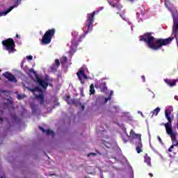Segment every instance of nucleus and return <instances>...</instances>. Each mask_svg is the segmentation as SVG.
Segmentation results:
<instances>
[{
	"label": "nucleus",
	"instance_id": "obj_27",
	"mask_svg": "<svg viewBox=\"0 0 178 178\" xmlns=\"http://www.w3.org/2000/svg\"><path fill=\"white\" fill-rule=\"evenodd\" d=\"M0 92L2 94H9V91L6 90H0Z\"/></svg>",
	"mask_w": 178,
	"mask_h": 178
},
{
	"label": "nucleus",
	"instance_id": "obj_35",
	"mask_svg": "<svg viewBox=\"0 0 178 178\" xmlns=\"http://www.w3.org/2000/svg\"><path fill=\"white\" fill-rule=\"evenodd\" d=\"M111 6L113 8H119V6H118V4H112Z\"/></svg>",
	"mask_w": 178,
	"mask_h": 178
},
{
	"label": "nucleus",
	"instance_id": "obj_11",
	"mask_svg": "<svg viewBox=\"0 0 178 178\" xmlns=\"http://www.w3.org/2000/svg\"><path fill=\"white\" fill-rule=\"evenodd\" d=\"M2 76H3V77L7 79L11 83H17V79H16V77H15L13 74L9 72H6L2 74Z\"/></svg>",
	"mask_w": 178,
	"mask_h": 178
},
{
	"label": "nucleus",
	"instance_id": "obj_44",
	"mask_svg": "<svg viewBox=\"0 0 178 178\" xmlns=\"http://www.w3.org/2000/svg\"><path fill=\"white\" fill-rule=\"evenodd\" d=\"M131 2H133V1H134V0H129Z\"/></svg>",
	"mask_w": 178,
	"mask_h": 178
},
{
	"label": "nucleus",
	"instance_id": "obj_37",
	"mask_svg": "<svg viewBox=\"0 0 178 178\" xmlns=\"http://www.w3.org/2000/svg\"><path fill=\"white\" fill-rule=\"evenodd\" d=\"M149 176H150V177H154V175L152 173H149Z\"/></svg>",
	"mask_w": 178,
	"mask_h": 178
},
{
	"label": "nucleus",
	"instance_id": "obj_39",
	"mask_svg": "<svg viewBox=\"0 0 178 178\" xmlns=\"http://www.w3.org/2000/svg\"><path fill=\"white\" fill-rule=\"evenodd\" d=\"M15 37H16V38H20V37H19V34H16Z\"/></svg>",
	"mask_w": 178,
	"mask_h": 178
},
{
	"label": "nucleus",
	"instance_id": "obj_8",
	"mask_svg": "<svg viewBox=\"0 0 178 178\" xmlns=\"http://www.w3.org/2000/svg\"><path fill=\"white\" fill-rule=\"evenodd\" d=\"M170 114L171 113L169 110H165V118L168 120V122L164 124L166 131H168L169 130H173L172 128V118H170Z\"/></svg>",
	"mask_w": 178,
	"mask_h": 178
},
{
	"label": "nucleus",
	"instance_id": "obj_45",
	"mask_svg": "<svg viewBox=\"0 0 178 178\" xmlns=\"http://www.w3.org/2000/svg\"><path fill=\"white\" fill-rule=\"evenodd\" d=\"M10 104H12V102L10 101Z\"/></svg>",
	"mask_w": 178,
	"mask_h": 178
},
{
	"label": "nucleus",
	"instance_id": "obj_46",
	"mask_svg": "<svg viewBox=\"0 0 178 178\" xmlns=\"http://www.w3.org/2000/svg\"><path fill=\"white\" fill-rule=\"evenodd\" d=\"M1 178H3V177H1Z\"/></svg>",
	"mask_w": 178,
	"mask_h": 178
},
{
	"label": "nucleus",
	"instance_id": "obj_24",
	"mask_svg": "<svg viewBox=\"0 0 178 178\" xmlns=\"http://www.w3.org/2000/svg\"><path fill=\"white\" fill-rule=\"evenodd\" d=\"M103 144L105 145L106 148H111V143L106 141H103Z\"/></svg>",
	"mask_w": 178,
	"mask_h": 178
},
{
	"label": "nucleus",
	"instance_id": "obj_7",
	"mask_svg": "<svg viewBox=\"0 0 178 178\" xmlns=\"http://www.w3.org/2000/svg\"><path fill=\"white\" fill-rule=\"evenodd\" d=\"M172 16L174 22V25L172 27V34L175 35H178V18L177 12H172Z\"/></svg>",
	"mask_w": 178,
	"mask_h": 178
},
{
	"label": "nucleus",
	"instance_id": "obj_34",
	"mask_svg": "<svg viewBox=\"0 0 178 178\" xmlns=\"http://www.w3.org/2000/svg\"><path fill=\"white\" fill-rule=\"evenodd\" d=\"M90 155H93V156H97L96 153H90L89 154H88V156H90Z\"/></svg>",
	"mask_w": 178,
	"mask_h": 178
},
{
	"label": "nucleus",
	"instance_id": "obj_29",
	"mask_svg": "<svg viewBox=\"0 0 178 178\" xmlns=\"http://www.w3.org/2000/svg\"><path fill=\"white\" fill-rule=\"evenodd\" d=\"M3 106H8L7 103H2L0 104V108H3Z\"/></svg>",
	"mask_w": 178,
	"mask_h": 178
},
{
	"label": "nucleus",
	"instance_id": "obj_43",
	"mask_svg": "<svg viewBox=\"0 0 178 178\" xmlns=\"http://www.w3.org/2000/svg\"><path fill=\"white\" fill-rule=\"evenodd\" d=\"M82 111H84V106H81Z\"/></svg>",
	"mask_w": 178,
	"mask_h": 178
},
{
	"label": "nucleus",
	"instance_id": "obj_22",
	"mask_svg": "<svg viewBox=\"0 0 178 178\" xmlns=\"http://www.w3.org/2000/svg\"><path fill=\"white\" fill-rule=\"evenodd\" d=\"M60 62L62 65H65V63H67V57L66 56H63L62 58L60 59Z\"/></svg>",
	"mask_w": 178,
	"mask_h": 178
},
{
	"label": "nucleus",
	"instance_id": "obj_13",
	"mask_svg": "<svg viewBox=\"0 0 178 178\" xmlns=\"http://www.w3.org/2000/svg\"><path fill=\"white\" fill-rule=\"evenodd\" d=\"M36 81L37 83H38L39 86H40V87H42V88H44V90L48 88V82L44 81L43 79H41V78H40L38 75H36Z\"/></svg>",
	"mask_w": 178,
	"mask_h": 178
},
{
	"label": "nucleus",
	"instance_id": "obj_47",
	"mask_svg": "<svg viewBox=\"0 0 178 178\" xmlns=\"http://www.w3.org/2000/svg\"><path fill=\"white\" fill-rule=\"evenodd\" d=\"M23 97H25V95H24Z\"/></svg>",
	"mask_w": 178,
	"mask_h": 178
},
{
	"label": "nucleus",
	"instance_id": "obj_42",
	"mask_svg": "<svg viewBox=\"0 0 178 178\" xmlns=\"http://www.w3.org/2000/svg\"><path fill=\"white\" fill-rule=\"evenodd\" d=\"M13 118H14V119H16V115H14L13 116Z\"/></svg>",
	"mask_w": 178,
	"mask_h": 178
},
{
	"label": "nucleus",
	"instance_id": "obj_26",
	"mask_svg": "<svg viewBox=\"0 0 178 178\" xmlns=\"http://www.w3.org/2000/svg\"><path fill=\"white\" fill-rule=\"evenodd\" d=\"M31 108H32L33 113H35V112H37V106L36 105L31 106Z\"/></svg>",
	"mask_w": 178,
	"mask_h": 178
},
{
	"label": "nucleus",
	"instance_id": "obj_17",
	"mask_svg": "<svg viewBox=\"0 0 178 178\" xmlns=\"http://www.w3.org/2000/svg\"><path fill=\"white\" fill-rule=\"evenodd\" d=\"M66 102L68 104V105H74V104H76V99H70V96L68 95L66 97Z\"/></svg>",
	"mask_w": 178,
	"mask_h": 178
},
{
	"label": "nucleus",
	"instance_id": "obj_18",
	"mask_svg": "<svg viewBox=\"0 0 178 178\" xmlns=\"http://www.w3.org/2000/svg\"><path fill=\"white\" fill-rule=\"evenodd\" d=\"M101 92H106L108 91V87H106V83H103L100 85Z\"/></svg>",
	"mask_w": 178,
	"mask_h": 178
},
{
	"label": "nucleus",
	"instance_id": "obj_10",
	"mask_svg": "<svg viewBox=\"0 0 178 178\" xmlns=\"http://www.w3.org/2000/svg\"><path fill=\"white\" fill-rule=\"evenodd\" d=\"M166 133L168 136H170L172 145H175V147H177L178 140L177 138H176V133L173 132V129H169L168 131H166Z\"/></svg>",
	"mask_w": 178,
	"mask_h": 178
},
{
	"label": "nucleus",
	"instance_id": "obj_30",
	"mask_svg": "<svg viewBox=\"0 0 178 178\" xmlns=\"http://www.w3.org/2000/svg\"><path fill=\"white\" fill-rule=\"evenodd\" d=\"M26 59L27 60H33V56H27Z\"/></svg>",
	"mask_w": 178,
	"mask_h": 178
},
{
	"label": "nucleus",
	"instance_id": "obj_25",
	"mask_svg": "<svg viewBox=\"0 0 178 178\" xmlns=\"http://www.w3.org/2000/svg\"><path fill=\"white\" fill-rule=\"evenodd\" d=\"M54 65H56L57 67H59V66H60V61H59V59L55 60Z\"/></svg>",
	"mask_w": 178,
	"mask_h": 178
},
{
	"label": "nucleus",
	"instance_id": "obj_21",
	"mask_svg": "<svg viewBox=\"0 0 178 178\" xmlns=\"http://www.w3.org/2000/svg\"><path fill=\"white\" fill-rule=\"evenodd\" d=\"M58 67H57L56 65H55V64H53L51 67H50V70L51 72H56L58 70Z\"/></svg>",
	"mask_w": 178,
	"mask_h": 178
},
{
	"label": "nucleus",
	"instance_id": "obj_14",
	"mask_svg": "<svg viewBox=\"0 0 178 178\" xmlns=\"http://www.w3.org/2000/svg\"><path fill=\"white\" fill-rule=\"evenodd\" d=\"M164 81L167 86H169V87H175L176 83H177L178 79H164Z\"/></svg>",
	"mask_w": 178,
	"mask_h": 178
},
{
	"label": "nucleus",
	"instance_id": "obj_20",
	"mask_svg": "<svg viewBox=\"0 0 178 178\" xmlns=\"http://www.w3.org/2000/svg\"><path fill=\"white\" fill-rule=\"evenodd\" d=\"M90 92L91 95L95 94V89L94 88V84L90 86Z\"/></svg>",
	"mask_w": 178,
	"mask_h": 178
},
{
	"label": "nucleus",
	"instance_id": "obj_23",
	"mask_svg": "<svg viewBox=\"0 0 178 178\" xmlns=\"http://www.w3.org/2000/svg\"><path fill=\"white\" fill-rule=\"evenodd\" d=\"M29 73H33V74L35 75V79H37V76H38V74H37V72H35V71H34V69L31 68V69L29 70Z\"/></svg>",
	"mask_w": 178,
	"mask_h": 178
},
{
	"label": "nucleus",
	"instance_id": "obj_48",
	"mask_svg": "<svg viewBox=\"0 0 178 178\" xmlns=\"http://www.w3.org/2000/svg\"><path fill=\"white\" fill-rule=\"evenodd\" d=\"M0 72H1V70H0Z\"/></svg>",
	"mask_w": 178,
	"mask_h": 178
},
{
	"label": "nucleus",
	"instance_id": "obj_5",
	"mask_svg": "<svg viewBox=\"0 0 178 178\" xmlns=\"http://www.w3.org/2000/svg\"><path fill=\"white\" fill-rule=\"evenodd\" d=\"M3 47H4V49L6 51H8V52H13L15 51V47L16 44H15V40L12 38H8L7 40H4L1 42Z\"/></svg>",
	"mask_w": 178,
	"mask_h": 178
},
{
	"label": "nucleus",
	"instance_id": "obj_3",
	"mask_svg": "<svg viewBox=\"0 0 178 178\" xmlns=\"http://www.w3.org/2000/svg\"><path fill=\"white\" fill-rule=\"evenodd\" d=\"M55 33H56V30L55 29L47 30L42 38V45H48V44H51V41H52V38L55 35Z\"/></svg>",
	"mask_w": 178,
	"mask_h": 178
},
{
	"label": "nucleus",
	"instance_id": "obj_32",
	"mask_svg": "<svg viewBox=\"0 0 178 178\" xmlns=\"http://www.w3.org/2000/svg\"><path fill=\"white\" fill-rule=\"evenodd\" d=\"M157 138L161 144H163V143L162 142V139L161 138L160 136H158Z\"/></svg>",
	"mask_w": 178,
	"mask_h": 178
},
{
	"label": "nucleus",
	"instance_id": "obj_4",
	"mask_svg": "<svg viewBox=\"0 0 178 178\" xmlns=\"http://www.w3.org/2000/svg\"><path fill=\"white\" fill-rule=\"evenodd\" d=\"M29 91H31V92H33V95L35 96V98L38 99L40 104V105H44V93L42 92V89L40 87H35L34 88H28Z\"/></svg>",
	"mask_w": 178,
	"mask_h": 178
},
{
	"label": "nucleus",
	"instance_id": "obj_16",
	"mask_svg": "<svg viewBox=\"0 0 178 178\" xmlns=\"http://www.w3.org/2000/svg\"><path fill=\"white\" fill-rule=\"evenodd\" d=\"M145 162L148 166H152L151 165V157L148 156V154H145L144 156Z\"/></svg>",
	"mask_w": 178,
	"mask_h": 178
},
{
	"label": "nucleus",
	"instance_id": "obj_6",
	"mask_svg": "<svg viewBox=\"0 0 178 178\" xmlns=\"http://www.w3.org/2000/svg\"><path fill=\"white\" fill-rule=\"evenodd\" d=\"M131 136L136 137L137 140L136 141V150L137 152V154H141L143 152V142H141V134H137L136 132L134 131V130H131L130 131Z\"/></svg>",
	"mask_w": 178,
	"mask_h": 178
},
{
	"label": "nucleus",
	"instance_id": "obj_15",
	"mask_svg": "<svg viewBox=\"0 0 178 178\" xmlns=\"http://www.w3.org/2000/svg\"><path fill=\"white\" fill-rule=\"evenodd\" d=\"M39 129H40V130H42V131L44 133H46L47 135L51 134L52 138L55 137V133L54 132V131H51L50 129L44 130V128H42L41 127H40Z\"/></svg>",
	"mask_w": 178,
	"mask_h": 178
},
{
	"label": "nucleus",
	"instance_id": "obj_9",
	"mask_svg": "<svg viewBox=\"0 0 178 178\" xmlns=\"http://www.w3.org/2000/svg\"><path fill=\"white\" fill-rule=\"evenodd\" d=\"M76 76L81 81V84H84L85 81L84 80H88V76L86 74V72L83 70H80L76 72Z\"/></svg>",
	"mask_w": 178,
	"mask_h": 178
},
{
	"label": "nucleus",
	"instance_id": "obj_19",
	"mask_svg": "<svg viewBox=\"0 0 178 178\" xmlns=\"http://www.w3.org/2000/svg\"><path fill=\"white\" fill-rule=\"evenodd\" d=\"M159 112H161V108L157 107L156 109H154L153 111H152V117L154 116V115H155V116H158V114L159 113Z\"/></svg>",
	"mask_w": 178,
	"mask_h": 178
},
{
	"label": "nucleus",
	"instance_id": "obj_28",
	"mask_svg": "<svg viewBox=\"0 0 178 178\" xmlns=\"http://www.w3.org/2000/svg\"><path fill=\"white\" fill-rule=\"evenodd\" d=\"M175 148V145H172L170 148L168 149V152H172V149Z\"/></svg>",
	"mask_w": 178,
	"mask_h": 178
},
{
	"label": "nucleus",
	"instance_id": "obj_1",
	"mask_svg": "<svg viewBox=\"0 0 178 178\" xmlns=\"http://www.w3.org/2000/svg\"><path fill=\"white\" fill-rule=\"evenodd\" d=\"M98 13V11H93L91 13L87 14V19L85 22V26L88 28L87 31L83 35H79V32L74 31L72 32V40L69 51L70 55L73 56V54L77 51V46L83 41V38H86V35L88 34L90 31H92V28L94 27V17L95 14Z\"/></svg>",
	"mask_w": 178,
	"mask_h": 178
},
{
	"label": "nucleus",
	"instance_id": "obj_33",
	"mask_svg": "<svg viewBox=\"0 0 178 178\" xmlns=\"http://www.w3.org/2000/svg\"><path fill=\"white\" fill-rule=\"evenodd\" d=\"M141 79H142L143 83H145V76L143 75V76H141Z\"/></svg>",
	"mask_w": 178,
	"mask_h": 178
},
{
	"label": "nucleus",
	"instance_id": "obj_41",
	"mask_svg": "<svg viewBox=\"0 0 178 178\" xmlns=\"http://www.w3.org/2000/svg\"><path fill=\"white\" fill-rule=\"evenodd\" d=\"M0 122H3V118H0Z\"/></svg>",
	"mask_w": 178,
	"mask_h": 178
},
{
	"label": "nucleus",
	"instance_id": "obj_36",
	"mask_svg": "<svg viewBox=\"0 0 178 178\" xmlns=\"http://www.w3.org/2000/svg\"><path fill=\"white\" fill-rule=\"evenodd\" d=\"M111 99V96H109L107 99H105L106 102H108Z\"/></svg>",
	"mask_w": 178,
	"mask_h": 178
},
{
	"label": "nucleus",
	"instance_id": "obj_2",
	"mask_svg": "<svg viewBox=\"0 0 178 178\" xmlns=\"http://www.w3.org/2000/svg\"><path fill=\"white\" fill-rule=\"evenodd\" d=\"M174 38L170 37L168 38H155L151 33H146L143 35L140 36V41H143L145 42L147 47L152 51H159L163 47L169 45L172 41H173Z\"/></svg>",
	"mask_w": 178,
	"mask_h": 178
},
{
	"label": "nucleus",
	"instance_id": "obj_38",
	"mask_svg": "<svg viewBox=\"0 0 178 178\" xmlns=\"http://www.w3.org/2000/svg\"><path fill=\"white\" fill-rule=\"evenodd\" d=\"M111 95H113V91H112V90L111 91L109 97H111Z\"/></svg>",
	"mask_w": 178,
	"mask_h": 178
},
{
	"label": "nucleus",
	"instance_id": "obj_40",
	"mask_svg": "<svg viewBox=\"0 0 178 178\" xmlns=\"http://www.w3.org/2000/svg\"><path fill=\"white\" fill-rule=\"evenodd\" d=\"M20 66H21V67H23V61L21 62Z\"/></svg>",
	"mask_w": 178,
	"mask_h": 178
},
{
	"label": "nucleus",
	"instance_id": "obj_31",
	"mask_svg": "<svg viewBox=\"0 0 178 178\" xmlns=\"http://www.w3.org/2000/svg\"><path fill=\"white\" fill-rule=\"evenodd\" d=\"M17 99H23V96H22L21 95H17Z\"/></svg>",
	"mask_w": 178,
	"mask_h": 178
},
{
	"label": "nucleus",
	"instance_id": "obj_12",
	"mask_svg": "<svg viewBox=\"0 0 178 178\" xmlns=\"http://www.w3.org/2000/svg\"><path fill=\"white\" fill-rule=\"evenodd\" d=\"M20 2H22V0H17L15 6L10 7L6 11L0 12V17L1 16H6L8 13H9L10 12H12V10L15 9V8H16L17 6H19V4L20 3Z\"/></svg>",
	"mask_w": 178,
	"mask_h": 178
}]
</instances>
